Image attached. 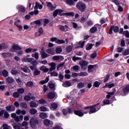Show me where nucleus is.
Here are the masks:
<instances>
[{
	"instance_id": "obj_43",
	"label": "nucleus",
	"mask_w": 129,
	"mask_h": 129,
	"mask_svg": "<svg viewBox=\"0 0 129 129\" xmlns=\"http://www.w3.org/2000/svg\"><path fill=\"white\" fill-rule=\"evenodd\" d=\"M37 112H38V111L36 109H31L30 110V113H31V114H36Z\"/></svg>"
},
{
	"instance_id": "obj_60",
	"label": "nucleus",
	"mask_w": 129,
	"mask_h": 129,
	"mask_svg": "<svg viewBox=\"0 0 129 129\" xmlns=\"http://www.w3.org/2000/svg\"><path fill=\"white\" fill-rule=\"evenodd\" d=\"M73 60L74 62H76L77 60H81V58L79 57H76L75 56L73 57Z\"/></svg>"
},
{
	"instance_id": "obj_14",
	"label": "nucleus",
	"mask_w": 129,
	"mask_h": 129,
	"mask_svg": "<svg viewBox=\"0 0 129 129\" xmlns=\"http://www.w3.org/2000/svg\"><path fill=\"white\" fill-rule=\"evenodd\" d=\"M38 49L37 48H28L25 50L26 53H32V52H37Z\"/></svg>"
},
{
	"instance_id": "obj_53",
	"label": "nucleus",
	"mask_w": 129,
	"mask_h": 129,
	"mask_svg": "<svg viewBox=\"0 0 129 129\" xmlns=\"http://www.w3.org/2000/svg\"><path fill=\"white\" fill-rule=\"evenodd\" d=\"M39 104H45L46 103V100L44 99H41L38 101Z\"/></svg>"
},
{
	"instance_id": "obj_64",
	"label": "nucleus",
	"mask_w": 129,
	"mask_h": 129,
	"mask_svg": "<svg viewBox=\"0 0 129 129\" xmlns=\"http://www.w3.org/2000/svg\"><path fill=\"white\" fill-rule=\"evenodd\" d=\"M123 35L126 37V38H129V32L128 31H125L123 33Z\"/></svg>"
},
{
	"instance_id": "obj_58",
	"label": "nucleus",
	"mask_w": 129,
	"mask_h": 129,
	"mask_svg": "<svg viewBox=\"0 0 129 129\" xmlns=\"http://www.w3.org/2000/svg\"><path fill=\"white\" fill-rule=\"evenodd\" d=\"M28 67H25V68H21V70L23 71V72H25V73H28Z\"/></svg>"
},
{
	"instance_id": "obj_55",
	"label": "nucleus",
	"mask_w": 129,
	"mask_h": 129,
	"mask_svg": "<svg viewBox=\"0 0 129 129\" xmlns=\"http://www.w3.org/2000/svg\"><path fill=\"white\" fill-rule=\"evenodd\" d=\"M14 25L16 26V27H17L18 29H19L20 31H22V30H23V26L19 24H17V22H15Z\"/></svg>"
},
{
	"instance_id": "obj_11",
	"label": "nucleus",
	"mask_w": 129,
	"mask_h": 129,
	"mask_svg": "<svg viewBox=\"0 0 129 129\" xmlns=\"http://www.w3.org/2000/svg\"><path fill=\"white\" fill-rule=\"evenodd\" d=\"M52 59L55 61H62L64 59V57L60 55H55L52 57Z\"/></svg>"
},
{
	"instance_id": "obj_7",
	"label": "nucleus",
	"mask_w": 129,
	"mask_h": 129,
	"mask_svg": "<svg viewBox=\"0 0 129 129\" xmlns=\"http://www.w3.org/2000/svg\"><path fill=\"white\" fill-rule=\"evenodd\" d=\"M57 96V94L54 92H50L47 94V98L51 101V99H54Z\"/></svg>"
},
{
	"instance_id": "obj_34",
	"label": "nucleus",
	"mask_w": 129,
	"mask_h": 129,
	"mask_svg": "<svg viewBox=\"0 0 129 129\" xmlns=\"http://www.w3.org/2000/svg\"><path fill=\"white\" fill-rule=\"evenodd\" d=\"M122 54L123 56H127V55H129V49H126L123 50Z\"/></svg>"
},
{
	"instance_id": "obj_21",
	"label": "nucleus",
	"mask_w": 129,
	"mask_h": 129,
	"mask_svg": "<svg viewBox=\"0 0 129 129\" xmlns=\"http://www.w3.org/2000/svg\"><path fill=\"white\" fill-rule=\"evenodd\" d=\"M18 10H19V12L21 13H25L26 12V9L22 6H19L17 7Z\"/></svg>"
},
{
	"instance_id": "obj_10",
	"label": "nucleus",
	"mask_w": 129,
	"mask_h": 129,
	"mask_svg": "<svg viewBox=\"0 0 129 129\" xmlns=\"http://www.w3.org/2000/svg\"><path fill=\"white\" fill-rule=\"evenodd\" d=\"M62 13H63V10L60 9H57L54 12L53 16L55 17L57 15H58V16H62Z\"/></svg>"
},
{
	"instance_id": "obj_25",
	"label": "nucleus",
	"mask_w": 129,
	"mask_h": 129,
	"mask_svg": "<svg viewBox=\"0 0 129 129\" xmlns=\"http://www.w3.org/2000/svg\"><path fill=\"white\" fill-rule=\"evenodd\" d=\"M68 111L65 109H63L62 110V112L64 115H66L68 113H72V111H71V109L68 108Z\"/></svg>"
},
{
	"instance_id": "obj_37",
	"label": "nucleus",
	"mask_w": 129,
	"mask_h": 129,
	"mask_svg": "<svg viewBox=\"0 0 129 129\" xmlns=\"http://www.w3.org/2000/svg\"><path fill=\"white\" fill-rule=\"evenodd\" d=\"M34 83L32 81H29L26 83L27 87H33Z\"/></svg>"
},
{
	"instance_id": "obj_5",
	"label": "nucleus",
	"mask_w": 129,
	"mask_h": 129,
	"mask_svg": "<svg viewBox=\"0 0 129 129\" xmlns=\"http://www.w3.org/2000/svg\"><path fill=\"white\" fill-rule=\"evenodd\" d=\"M39 124V121H38V120L36 118H35L34 117L30 118V124L32 128H35L37 124Z\"/></svg>"
},
{
	"instance_id": "obj_48",
	"label": "nucleus",
	"mask_w": 129,
	"mask_h": 129,
	"mask_svg": "<svg viewBox=\"0 0 129 129\" xmlns=\"http://www.w3.org/2000/svg\"><path fill=\"white\" fill-rule=\"evenodd\" d=\"M2 74L4 77H8L9 76V72L6 70L3 71Z\"/></svg>"
},
{
	"instance_id": "obj_47",
	"label": "nucleus",
	"mask_w": 129,
	"mask_h": 129,
	"mask_svg": "<svg viewBox=\"0 0 129 129\" xmlns=\"http://www.w3.org/2000/svg\"><path fill=\"white\" fill-rule=\"evenodd\" d=\"M114 94V92H108L106 95V98H110V97H111V96L113 95Z\"/></svg>"
},
{
	"instance_id": "obj_40",
	"label": "nucleus",
	"mask_w": 129,
	"mask_h": 129,
	"mask_svg": "<svg viewBox=\"0 0 129 129\" xmlns=\"http://www.w3.org/2000/svg\"><path fill=\"white\" fill-rule=\"evenodd\" d=\"M32 57H34L35 59H36V60H38L39 59V53L35 52V53H33L32 54Z\"/></svg>"
},
{
	"instance_id": "obj_17",
	"label": "nucleus",
	"mask_w": 129,
	"mask_h": 129,
	"mask_svg": "<svg viewBox=\"0 0 129 129\" xmlns=\"http://www.w3.org/2000/svg\"><path fill=\"white\" fill-rule=\"evenodd\" d=\"M58 107V104L57 103H52L51 104L50 109L51 110H55V109H57V108Z\"/></svg>"
},
{
	"instance_id": "obj_54",
	"label": "nucleus",
	"mask_w": 129,
	"mask_h": 129,
	"mask_svg": "<svg viewBox=\"0 0 129 129\" xmlns=\"http://www.w3.org/2000/svg\"><path fill=\"white\" fill-rule=\"evenodd\" d=\"M55 52L57 54H60L62 52V48L60 47L56 48L55 49Z\"/></svg>"
},
{
	"instance_id": "obj_24",
	"label": "nucleus",
	"mask_w": 129,
	"mask_h": 129,
	"mask_svg": "<svg viewBox=\"0 0 129 129\" xmlns=\"http://www.w3.org/2000/svg\"><path fill=\"white\" fill-rule=\"evenodd\" d=\"M31 98H32V94L29 93L28 95L24 97V100H26V101H29L31 100Z\"/></svg>"
},
{
	"instance_id": "obj_36",
	"label": "nucleus",
	"mask_w": 129,
	"mask_h": 129,
	"mask_svg": "<svg viewBox=\"0 0 129 129\" xmlns=\"http://www.w3.org/2000/svg\"><path fill=\"white\" fill-rule=\"evenodd\" d=\"M41 34H43V28H40L38 29V32L35 33V35L36 36H41Z\"/></svg>"
},
{
	"instance_id": "obj_18",
	"label": "nucleus",
	"mask_w": 129,
	"mask_h": 129,
	"mask_svg": "<svg viewBox=\"0 0 129 129\" xmlns=\"http://www.w3.org/2000/svg\"><path fill=\"white\" fill-rule=\"evenodd\" d=\"M51 67L49 69V71H54L56 69V64L54 62H51L50 63Z\"/></svg>"
},
{
	"instance_id": "obj_51",
	"label": "nucleus",
	"mask_w": 129,
	"mask_h": 129,
	"mask_svg": "<svg viewBox=\"0 0 129 129\" xmlns=\"http://www.w3.org/2000/svg\"><path fill=\"white\" fill-rule=\"evenodd\" d=\"M17 91L19 94H23L25 92V90L23 88H20L17 90Z\"/></svg>"
},
{
	"instance_id": "obj_44",
	"label": "nucleus",
	"mask_w": 129,
	"mask_h": 129,
	"mask_svg": "<svg viewBox=\"0 0 129 129\" xmlns=\"http://www.w3.org/2000/svg\"><path fill=\"white\" fill-rule=\"evenodd\" d=\"M84 44H85V41H80L79 42V48H83L84 46Z\"/></svg>"
},
{
	"instance_id": "obj_30",
	"label": "nucleus",
	"mask_w": 129,
	"mask_h": 129,
	"mask_svg": "<svg viewBox=\"0 0 129 129\" xmlns=\"http://www.w3.org/2000/svg\"><path fill=\"white\" fill-rule=\"evenodd\" d=\"M12 48L14 50H22V48H21V47H20V45H18V44H14L12 46Z\"/></svg>"
},
{
	"instance_id": "obj_3",
	"label": "nucleus",
	"mask_w": 129,
	"mask_h": 129,
	"mask_svg": "<svg viewBox=\"0 0 129 129\" xmlns=\"http://www.w3.org/2000/svg\"><path fill=\"white\" fill-rule=\"evenodd\" d=\"M76 8L82 13H83L85 11V9H86V5L83 2H80L76 4Z\"/></svg>"
},
{
	"instance_id": "obj_4",
	"label": "nucleus",
	"mask_w": 129,
	"mask_h": 129,
	"mask_svg": "<svg viewBox=\"0 0 129 129\" xmlns=\"http://www.w3.org/2000/svg\"><path fill=\"white\" fill-rule=\"evenodd\" d=\"M88 64H89V62L86 60H81L79 62V65L83 71H85L87 69Z\"/></svg>"
},
{
	"instance_id": "obj_56",
	"label": "nucleus",
	"mask_w": 129,
	"mask_h": 129,
	"mask_svg": "<svg viewBox=\"0 0 129 129\" xmlns=\"http://www.w3.org/2000/svg\"><path fill=\"white\" fill-rule=\"evenodd\" d=\"M96 56H97V53L96 52H94L91 55V58H92V59H94L95 58H96Z\"/></svg>"
},
{
	"instance_id": "obj_59",
	"label": "nucleus",
	"mask_w": 129,
	"mask_h": 129,
	"mask_svg": "<svg viewBox=\"0 0 129 129\" xmlns=\"http://www.w3.org/2000/svg\"><path fill=\"white\" fill-rule=\"evenodd\" d=\"M91 49H92V44H90L87 45L86 50L88 51L89 50H91Z\"/></svg>"
},
{
	"instance_id": "obj_2",
	"label": "nucleus",
	"mask_w": 129,
	"mask_h": 129,
	"mask_svg": "<svg viewBox=\"0 0 129 129\" xmlns=\"http://www.w3.org/2000/svg\"><path fill=\"white\" fill-rule=\"evenodd\" d=\"M98 105H99V103L96 104V105H94L91 107H90V111H89V114H91V113H95L96 111H98L99 109H100V106L97 107Z\"/></svg>"
},
{
	"instance_id": "obj_46",
	"label": "nucleus",
	"mask_w": 129,
	"mask_h": 129,
	"mask_svg": "<svg viewBox=\"0 0 129 129\" xmlns=\"http://www.w3.org/2000/svg\"><path fill=\"white\" fill-rule=\"evenodd\" d=\"M2 127L3 129H11V126L6 123L3 124Z\"/></svg>"
},
{
	"instance_id": "obj_6",
	"label": "nucleus",
	"mask_w": 129,
	"mask_h": 129,
	"mask_svg": "<svg viewBox=\"0 0 129 129\" xmlns=\"http://www.w3.org/2000/svg\"><path fill=\"white\" fill-rule=\"evenodd\" d=\"M118 91L122 95H125L126 94H127L129 92V86H126L123 89L120 88Z\"/></svg>"
},
{
	"instance_id": "obj_39",
	"label": "nucleus",
	"mask_w": 129,
	"mask_h": 129,
	"mask_svg": "<svg viewBox=\"0 0 129 129\" xmlns=\"http://www.w3.org/2000/svg\"><path fill=\"white\" fill-rule=\"evenodd\" d=\"M115 84L113 83L111 84H107L105 85V87H108V88H112V87H114Z\"/></svg>"
},
{
	"instance_id": "obj_19",
	"label": "nucleus",
	"mask_w": 129,
	"mask_h": 129,
	"mask_svg": "<svg viewBox=\"0 0 129 129\" xmlns=\"http://www.w3.org/2000/svg\"><path fill=\"white\" fill-rule=\"evenodd\" d=\"M59 29L60 31H62V32H67L68 31V27L67 25L60 26L59 27Z\"/></svg>"
},
{
	"instance_id": "obj_20",
	"label": "nucleus",
	"mask_w": 129,
	"mask_h": 129,
	"mask_svg": "<svg viewBox=\"0 0 129 129\" xmlns=\"http://www.w3.org/2000/svg\"><path fill=\"white\" fill-rule=\"evenodd\" d=\"M71 85V82L68 81H66L63 84H62V86L63 87H70Z\"/></svg>"
},
{
	"instance_id": "obj_49",
	"label": "nucleus",
	"mask_w": 129,
	"mask_h": 129,
	"mask_svg": "<svg viewBox=\"0 0 129 129\" xmlns=\"http://www.w3.org/2000/svg\"><path fill=\"white\" fill-rule=\"evenodd\" d=\"M93 68H94V66L89 65L88 67V72L90 73V72H91V70L93 69Z\"/></svg>"
},
{
	"instance_id": "obj_57",
	"label": "nucleus",
	"mask_w": 129,
	"mask_h": 129,
	"mask_svg": "<svg viewBox=\"0 0 129 129\" xmlns=\"http://www.w3.org/2000/svg\"><path fill=\"white\" fill-rule=\"evenodd\" d=\"M77 92H78V90L75 89L71 92V94H72V95H76Z\"/></svg>"
},
{
	"instance_id": "obj_16",
	"label": "nucleus",
	"mask_w": 129,
	"mask_h": 129,
	"mask_svg": "<svg viewBox=\"0 0 129 129\" xmlns=\"http://www.w3.org/2000/svg\"><path fill=\"white\" fill-rule=\"evenodd\" d=\"M33 60H34V58L32 57L28 58L27 57H25L22 58V61L25 62H28L29 63H31V61H33Z\"/></svg>"
},
{
	"instance_id": "obj_32",
	"label": "nucleus",
	"mask_w": 129,
	"mask_h": 129,
	"mask_svg": "<svg viewBox=\"0 0 129 129\" xmlns=\"http://www.w3.org/2000/svg\"><path fill=\"white\" fill-rule=\"evenodd\" d=\"M39 110H40V111H49V109H48V108L44 106H42L39 108Z\"/></svg>"
},
{
	"instance_id": "obj_45",
	"label": "nucleus",
	"mask_w": 129,
	"mask_h": 129,
	"mask_svg": "<svg viewBox=\"0 0 129 129\" xmlns=\"http://www.w3.org/2000/svg\"><path fill=\"white\" fill-rule=\"evenodd\" d=\"M20 106H21L22 108H28V105H27L26 103L22 102L20 104Z\"/></svg>"
},
{
	"instance_id": "obj_26",
	"label": "nucleus",
	"mask_w": 129,
	"mask_h": 129,
	"mask_svg": "<svg viewBox=\"0 0 129 129\" xmlns=\"http://www.w3.org/2000/svg\"><path fill=\"white\" fill-rule=\"evenodd\" d=\"M47 6L50 9V11H53V10H55V7L53 6L52 3H51L50 2L47 3Z\"/></svg>"
},
{
	"instance_id": "obj_1",
	"label": "nucleus",
	"mask_w": 129,
	"mask_h": 129,
	"mask_svg": "<svg viewBox=\"0 0 129 129\" xmlns=\"http://www.w3.org/2000/svg\"><path fill=\"white\" fill-rule=\"evenodd\" d=\"M89 108H90V107H86L82 110L75 111L74 113L79 116H83L84 114L88 113Z\"/></svg>"
},
{
	"instance_id": "obj_62",
	"label": "nucleus",
	"mask_w": 129,
	"mask_h": 129,
	"mask_svg": "<svg viewBox=\"0 0 129 129\" xmlns=\"http://www.w3.org/2000/svg\"><path fill=\"white\" fill-rule=\"evenodd\" d=\"M99 85H100V83L98 81L95 82L94 84V86H95V87H99Z\"/></svg>"
},
{
	"instance_id": "obj_13",
	"label": "nucleus",
	"mask_w": 129,
	"mask_h": 129,
	"mask_svg": "<svg viewBox=\"0 0 129 129\" xmlns=\"http://www.w3.org/2000/svg\"><path fill=\"white\" fill-rule=\"evenodd\" d=\"M41 57L43 58H47L49 57V54L48 53H46L44 51V49H42L41 51Z\"/></svg>"
},
{
	"instance_id": "obj_33",
	"label": "nucleus",
	"mask_w": 129,
	"mask_h": 129,
	"mask_svg": "<svg viewBox=\"0 0 129 129\" xmlns=\"http://www.w3.org/2000/svg\"><path fill=\"white\" fill-rule=\"evenodd\" d=\"M30 64L34 66V67H37V65H38V61L36 59H34L30 62Z\"/></svg>"
},
{
	"instance_id": "obj_23",
	"label": "nucleus",
	"mask_w": 129,
	"mask_h": 129,
	"mask_svg": "<svg viewBox=\"0 0 129 129\" xmlns=\"http://www.w3.org/2000/svg\"><path fill=\"white\" fill-rule=\"evenodd\" d=\"M34 9L35 10H38V9L39 10H42L43 9V6L38 3H36Z\"/></svg>"
},
{
	"instance_id": "obj_15",
	"label": "nucleus",
	"mask_w": 129,
	"mask_h": 129,
	"mask_svg": "<svg viewBox=\"0 0 129 129\" xmlns=\"http://www.w3.org/2000/svg\"><path fill=\"white\" fill-rule=\"evenodd\" d=\"M6 109L7 111H15V110H16V108L15 106L11 105L7 106Z\"/></svg>"
},
{
	"instance_id": "obj_27",
	"label": "nucleus",
	"mask_w": 129,
	"mask_h": 129,
	"mask_svg": "<svg viewBox=\"0 0 129 129\" xmlns=\"http://www.w3.org/2000/svg\"><path fill=\"white\" fill-rule=\"evenodd\" d=\"M30 107H38L39 106V105L36 103V102L31 101L30 103Z\"/></svg>"
},
{
	"instance_id": "obj_28",
	"label": "nucleus",
	"mask_w": 129,
	"mask_h": 129,
	"mask_svg": "<svg viewBox=\"0 0 129 129\" xmlns=\"http://www.w3.org/2000/svg\"><path fill=\"white\" fill-rule=\"evenodd\" d=\"M46 52L48 54H51V55H54V54H55V50L53 48L48 49L46 50Z\"/></svg>"
},
{
	"instance_id": "obj_29",
	"label": "nucleus",
	"mask_w": 129,
	"mask_h": 129,
	"mask_svg": "<svg viewBox=\"0 0 129 129\" xmlns=\"http://www.w3.org/2000/svg\"><path fill=\"white\" fill-rule=\"evenodd\" d=\"M79 76L81 77L88 76V73L86 72H82L79 73Z\"/></svg>"
},
{
	"instance_id": "obj_22",
	"label": "nucleus",
	"mask_w": 129,
	"mask_h": 129,
	"mask_svg": "<svg viewBox=\"0 0 129 129\" xmlns=\"http://www.w3.org/2000/svg\"><path fill=\"white\" fill-rule=\"evenodd\" d=\"M97 26H98V25H95L94 27H92L90 29L91 33L94 34V33H95L96 31H97Z\"/></svg>"
},
{
	"instance_id": "obj_8",
	"label": "nucleus",
	"mask_w": 129,
	"mask_h": 129,
	"mask_svg": "<svg viewBox=\"0 0 129 129\" xmlns=\"http://www.w3.org/2000/svg\"><path fill=\"white\" fill-rule=\"evenodd\" d=\"M50 41L51 42H55L56 44H64V43H65V41L63 40L57 39V38L56 37L51 38Z\"/></svg>"
},
{
	"instance_id": "obj_41",
	"label": "nucleus",
	"mask_w": 129,
	"mask_h": 129,
	"mask_svg": "<svg viewBox=\"0 0 129 129\" xmlns=\"http://www.w3.org/2000/svg\"><path fill=\"white\" fill-rule=\"evenodd\" d=\"M13 96L15 98H19L20 97V94L18 92H15L13 93Z\"/></svg>"
},
{
	"instance_id": "obj_61",
	"label": "nucleus",
	"mask_w": 129,
	"mask_h": 129,
	"mask_svg": "<svg viewBox=\"0 0 129 129\" xmlns=\"http://www.w3.org/2000/svg\"><path fill=\"white\" fill-rule=\"evenodd\" d=\"M64 15L66 16H72V17H74V13L73 12L65 13Z\"/></svg>"
},
{
	"instance_id": "obj_35",
	"label": "nucleus",
	"mask_w": 129,
	"mask_h": 129,
	"mask_svg": "<svg viewBox=\"0 0 129 129\" xmlns=\"http://www.w3.org/2000/svg\"><path fill=\"white\" fill-rule=\"evenodd\" d=\"M28 124H29V123L26 121H24L21 124L22 126H25V129L29 128V126H28Z\"/></svg>"
},
{
	"instance_id": "obj_52",
	"label": "nucleus",
	"mask_w": 129,
	"mask_h": 129,
	"mask_svg": "<svg viewBox=\"0 0 129 129\" xmlns=\"http://www.w3.org/2000/svg\"><path fill=\"white\" fill-rule=\"evenodd\" d=\"M48 87L50 88V89H54L55 88V84L53 83H50L48 85Z\"/></svg>"
},
{
	"instance_id": "obj_63",
	"label": "nucleus",
	"mask_w": 129,
	"mask_h": 129,
	"mask_svg": "<svg viewBox=\"0 0 129 129\" xmlns=\"http://www.w3.org/2000/svg\"><path fill=\"white\" fill-rule=\"evenodd\" d=\"M78 87L79 88H83V87H84V83H80L78 85Z\"/></svg>"
},
{
	"instance_id": "obj_9",
	"label": "nucleus",
	"mask_w": 129,
	"mask_h": 129,
	"mask_svg": "<svg viewBox=\"0 0 129 129\" xmlns=\"http://www.w3.org/2000/svg\"><path fill=\"white\" fill-rule=\"evenodd\" d=\"M6 82L9 84H13V83H15L16 81H15V79L11 77H8L6 78Z\"/></svg>"
},
{
	"instance_id": "obj_12",
	"label": "nucleus",
	"mask_w": 129,
	"mask_h": 129,
	"mask_svg": "<svg viewBox=\"0 0 129 129\" xmlns=\"http://www.w3.org/2000/svg\"><path fill=\"white\" fill-rule=\"evenodd\" d=\"M43 123L46 126L53 125L54 124V122H53V121H51L48 119H45L43 121Z\"/></svg>"
},
{
	"instance_id": "obj_31",
	"label": "nucleus",
	"mask_w": 129,
	"mask_h": 129,
	"mask_svg": "<svg viewBox=\"0 0 129 129\" xmlns=\"http://www.w3.org/2000/svg\"><path fill=\"white\" fill-rule=\"evenodd\" d=\"M10 56H12V54L9 52L2 53V56L3 58H8V57H10Z\"/></svg>"
},
{
	"instance_id": "obj_50",
	"label": "nucleus",
	"mask_w": 129,
	"mask_h": 129,
	"mask_svg": "<svg viewBox=\"0 0 129 129\" xmlns=\"http://www.w3.org/2000/svg\"><path fill=\"white\" fill-rule=\"evenodd\" d=\"M40 116L41 118H46L47 117V114L46 113H40Z\"/></svg>"
},
{
	"instance_id": "obj_38",
	"label": "nucleus",
	"mask_w": 129,
	"mask_h": 129,
	"mask_svg": "<svg viewBox=\"0 0 129 129\" xmlns=\"http://www.w3.org/2000/svg\"><path fill=\"white\" fill-rule=\"evenodd\" d=\"M41 74V72L38 70L37 69H35L34 71V75L35 76H38Z\"/></svg>"
},
{
	"instance_id": "obj_42",
	"label": "nucleus",
	"mask_w": 129,
	"mask_h": 129,
	"mask_svg": "<svg viewBox=\"0 0 129 129\" xmlns=\"http://www.w3.org/2000/svg\"><path fill=\"white\" fill-rule=\"evenodd\" d=\"M74 70L76 72L79 71V67L78 66H75L71 68V70Z\"/></svg>"
}]
</instances>
